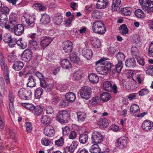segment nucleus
Returning a JSON list of instances; mask_svg holds the SVG:
<instances>
[{"label":"nucleus","instance_id":"nucleus-49","mask_svg":"<svg viewBox=\"0 0 153 153\" xmlns=\"http://www.w3.org/2000/svg\"><path fill=\"white\" fill-rule=\"evenodd\" d=\"M131 53L134 57L137 58L138 56L139 51L137 48L135 46H133L131 48Z\"/></svg>","mask_w":153,"mask_h":153},{"label":"nucleus","instance_id":"nucleus-4","mask_svg":"<svg viewBox=\"0 0 153 153\" xmlns=\"http://www.w3.org/2000/svg\"><path fill=\"white\" fill-rule=\"evenodd\" d=\"M69 118V114L66 110L61 111L57 114V120L60 123H64Z\"/></svg>","mask_w":153,"mask_h":153},{"label":"nucleus","instance_id":"nucleus-2","mask_svg":"<svg viewBox=\"0 0 153 153\" xmlns=\"http://www.w3.org/2000/svg\"><path fill=\"white\" fill-rule=\"evenodd\" d=\"M79 92L80 97L83 99L88 100L91 97V89L89 87L86 86L82 87Z\"/></svg>","mask_w":153,"mask_h":153},{"label":"nucleus","instance_id":"nucleus-25","mask_svg":"<svg viewBox=\"0 0 153 153\" xmlns=\"http://www.w3.org/2000/svg\"><path fill=\"white\" fill-rule=\"evenodd\" d=\"M24 66L22 62L21 61L15 62L13 65V68L16 71H19L21 70Z\"/></svg>","mask_w":153,"mask_h":153},{"label":"nucleus","instance_id":"nucleus-61","mask_svg":"<svg viewBox=\"0 0 153 153\" xmlns=\"http://www.w3.org/2000/svg\"><path fill=\"white\" fill-rule=\"evenodd\" d=\"M53 84L49 83L47 85L44 89L46 90V91L49 92L51 91L53 89Z\"/></svg>","mask_w":153,"mask_h":153},{"label":"nucleus","instance_id":"nucleus-42","mask_svg":"<svg viewBox=\"0 0 153 153\" xmlns=\"http://www.w3.org/2000/svg\"><path fill=\"white\" fill-rule=\"evenodd\" d=\"M78 145V142L76 141H73L71 145L68 147L69 152L73 153L75 151Z\"/></svg>","mask_w":153,"mask_h":153},{"label":"nucleus","instance_id":"nucleus-19","mask_svg":"<svg viewBox=\"0 0 153 153\" xmlns=\"http://www.w3.org/2000/svg\"><path fill=\"white\" fill-rule=\"evenodd\" d=\"M91 44L95 48H98L101 45V42L97 37H92L91 38Z\"/></svg>","mask_w":153,"mask_h":153},{"label":"nucleus","instance_id":"nucleus-38","mask_svg":"<svg viewBox=\"0 0 153 153\" xmlns=\"http://www.w3.org/2000/svg\"><path fill=\"white\" fill-rule=\"evenodd\" d=\"M130 111L133 113L134 115H136V113L140 112L139 107L136 104H133L131 106L130 109Z\"/></svg>","mask_w":153,"mask_h":153},{"label":"nucleus","instance_id":"nucleus-63","mask_svg":"<svg viewBox=\"0 0 153 153\" xmlns=\"http://www.w3.org/2000/svg\"><path fill=\"white\" fill-rule=\"evenodd\" d=\"M5 82L4 79L0 77V88H1L3 92L4 91L5 87Z\"/></svg>","mask_w":153,"mask_h":153},{"label":"nucleus","instance_id":"nucleus-7","mask_svg":"<svg viewBox=\"0 0 153 153\" xmlns=\"http://www.w3.org/2000/svg\"><path fill=\"white\" fill-rule=\"evenodd\" d=\"M103 88L104 90L108 91H113L114 94L117 93V86L114 84L112 86L111 82L109 81L105 82L103 85Z\"/></svg>","mask_w":153,"mask_h":153},{"label":"nucleus","instance_id":"nucleus-10","mask_svg":"<svg viewBox=\"0 0 153 153\" xmlns=\"http://www.w3.org/2000/svg\"><path fill=\"white\" fill-rule=\"evenodd\" d=\"M73 48V43L71 41L68 40L63 42L62 48L65 53H69Z\"/></svg>","mask_w":153,"mask_h":153},{"label":"nucleus","instance_id":"nucleus-1","mask_svg":"<svg viewBox=\"0 0 153 153\" xmlns=\"http://www.w3.org/2000/svg\"><path fill=\"white\" fill-rule=\"evenodd\" d=\"M92 30L96 33L100 34H104L105 29L102 21L101 20L95 21L93 24Z\"/></svg>","mask_w":153,"mask_h":153},{"label":"nucleus","instance_id":"nucleus-55","mask_svg":"<svg viewBox=\"0 0 153 153\" xmlns=\"http://www.w3.org/2000/svg\"><path fill=\"white\" fill-rule=\"evenodd\" d=\"M0 9V12L2 13H5L7 15V14H8L9 13L10 10L7 7H1Z\"/></svg>","mask_w":153,"mask_h":153},{"label":"nucleus","instance_id":"nucleus-56","mask_svg":"<svg viewBox=\"0 0 153 153\" xmlns=\"http://www.w3.org/2000/svg\"><path fill=\"white\" fill-rule=\"evenodd\" d=\"M16 39L11 37L8 42L9 46L10 48L14 47L16 44Z\"/></svg>","mask_w":153,"mask_h":153},{"label":"nucleus","instance_id":"nucleus-27","mask_svg":"<svg viewBox=\"0 0 153 153\" xmlns=\"http://www.w3.org/2000/svg\"><path fill=\"white\" fill-rule=\"evenodd\" d=\"M116 57L118 61V63L123 65L122 62L125 59V55L124 53L122 52H119L116 55Z\"/></svg>","mask_w":153,"mask_h":153},{"label":"nucleus","instance_id":"nucleus-59","mask_svg":"<svg viewBox=\"0 0 153 153\" xmlns=\"http://www.w3.org/2000/svg\"><path fill=\"white\" fill-rule=\"evenodd\" d=\"M68 105V102L66 100H62L59 104V106L61 108H64L67 106Z\"/></svg>","mask_w":153,"mask_h":153},{"label":"nucleus","instance_id":"nucleus-54","mask_svg":"<svg viewBox=\"0 0 153 153\" xmlns=\"http://www.w3.org/2000/svg\"><path fill=\"white\" fill-rule=\"evenodd\" d=\"M148 53L150 56L153 57V41L149 45Z\"/></svg>","mask_w":153,"mask_h":153},{"label":"nucleus","instance_id":"nucleus-26","mask_svg":"<svg viewBox=\"0 0 153 153\" xmlns=\"http://www.w3.org/2000/svg\"><path fill=\"white\" fill-rule=\"evenodd\" d=\"M82 54L85 58L88 59L92 57V53L91 49H86L83 50Z\"/></svg>","mask_w":153,"mask_h":153},{"label":"nucleus","instance_id":"nucleus-37","mask_svg":"<svg viewBox=\"0 0 153 153\" xmlns=\"http://www.w3.org/2000/svg\"><path fill=\"white\" fill-rule=\"evenodd\" d=\"M63 17L60 15L55 16L53 17V22L57 25L61 24L63 21Z\"/></svg>","mask_w":153,"mask_h":153},{"label":"nucleus","instance_id":"nucleus-24","mask_svg":"<svg viewBox=\"0 0 153 153\" xmlns=\"http://www.w3.org/2000/svg\"><path fill=\"white\" fill-rule=\"evenodd\" d=\"M111 71L113 74L119 73L123 68L122 65L120 63H118L115 66L113 65Z\"/></svg>","mask_w":153,"mask_h":153},{"label":"nucleus","instance_id":"nucleus-62","mask_svg":"<svg viewBox=\"0 0 153 153\" xmlns=\"http://www.w3.org/2000/svg\"><path fill=\"white\" fill-rule=\"evenodd\" d=\"M0 64L2 70L6 72L5 74L8 73L9 69L7 65L5 64V62L2 64L1 63Z\"/></svg>","mask_w":153,"mask_h":153},{"label":"nucleus","instance_id":"nucleus-48","mask_svg":"<svg viewBox=\"0 0 153 153\" xmlns=\"http://www.w3.org/2000/svg\"><path fill=\"white\" fill-rule=\"evenodd\" d=\"M43 93V90L42 88H38L36 89L35 94V96L37 99H39Z\"/></svg>","mask_w":153,"mask_h":153},{"label":"nucleus","instance_id":"nucleus-29","mask_svg":"<svg viewBox=\"0 0 153 153\" xmlns=\"http://www.w3.org/2000/svg\"><path fill=\"white\" fill-rule=\"evenodd\" d=\"M92 145L90 149H89V151L91 153H99L101 151V149L99 147L97 143H94Z\"/></svg>","mask_w":153,"mask_h":153},{"label":"nucleus","instance_id":"nucleus-28","mask_svg":"<svg viewBox=\"0 0 153 153\" xmlns=\"http://www.w3.org/2000/svg\"><path fill=\"white\" fill-rule=\"evenodd\" d=\"M88 78L90 82L93 83H96L99 81L98 76L92 73L89 74L88 76Z\"/></svg>","mask_w":153,"mask_h":153},{"label":"nucleus","instance_id":"nucleus-40","mask_svg":"<svg viewBox=\"0 0 153 153\" xmlns=\"http://www.w3.org/2000/svg\"><path fill=\"white\" fill-rule=\"evenodd\" d=\"M41 120L42 123L47 125L51 123V119L48 116L44 115L41 117Z\"/></svg>","mask_w":153,"mask_h":153},{"label":"nucleus","instance_id":"nucleus-5","mask_svg":"<svg viewBox=\"0 0 153 153\" xmlns=\"http://www.w3.org/2000/svg\"><path fill=\"white\" fill-rule=\"evenodd\" d=\"M139 2L142 6L143 9L146 12L148 13L153 12L152 7H152L150 4H152L149 1V0H139Z\"/></svg>","mask_w":153,"mask_h":153},{"label":"nucleus","instance_id":"nucleus-60","mask_svg":"<svg viewBox=\"0 0 153 153\" xmlns=\"http://www.w3.org/2000/svg\"><path fill=\"white\" fill-rule=\"evenodd\" d=\"M25 126L27 131L28 132H30L32 129V126L30 123L29 122H27L25 125Z\"/></svg>","mask_w":153,"mask_h":153},{"label":"nucleus","instance_id":"nucleus-3","mask_svg":"<svg viewBox=\"0 0 153 153\" xmlns=\"http://www.w3.org/2000/svg\"><path fill=\"white\" fill-rule=\"evenodd\" d=\"M19 95L20 98L24 100H29L31 97L32 93L30 90L22 88L19 91Z\"/></svg>","mask_w":153,"mask_h":153},{"label":"nucleus","instance_id":"nucleus-41","mask_svg":"<svg viewBox=\"0 0 153 153\" xmlns=\"http://www.w3.org/2000/svg\"><path fill=\"white\" fill-rule=\"evenodd\" d=\"M102 13L98 10L93 11L91 13V16L94 18L100 19L102 17Z\"/></svg>","mask_w":153,"mask_h":153},{"label":"nucleus","instance_id":"nucleus-16","mask_svg":"<svg viewBox=\"0 0 153 153\" xmlns=\"http://www.w3.org/2000/svg\"><path fill=\"white\" fill-rule=\"evenodd\" d=\"M70 59L71 61L74 63L78 65H81L82 62L78 56H76L73 53H71L70 54Z\"/></svg>","mask_w":153,"mask_h":153},{"label":"nucleus","instance_id":"nucleus-20","mask_svg":"<svg viewBox=\"0 0 153 153\" xmlns=\"http://www.w3.org/2000/svg\"><path fill=\"white\" fill-rule=\"evenodd\" d=\"M61 65L62 68L65 69L71 68V65L69 61L66 59H62L61 62Z\"/></svg>","mask_w":153,"mask_h":153},{"label":"nucleus","instance_id":"nucleus-17","mask_svg":"<svg viewBox=\"0 0 153 153\" xmlns=\"http://www.w3.org/2000/svg\"><path fill=\"white\" fill-rule=\"evenodd\" d=\"M15 26L13 27L15 34L17 36L21 35L24 32V28L21 24H16Z\"/></svg>","mask_w":153,"mask_h":153},{"label":"nucleus","instance_id":"nucleus-30","mask_svg":"<svg viewBox=\"0 0 153 153\" xmlns=\"http://www.w3.org/2000/svg\"><path fill=\"white\" fill-rule=\"evenodd\" d=\"M121 4V0H113L111 8L113 10L117 11L120 9L119 6Z\"/></svg>","mask_w":153,"mask_h":153},{"label":"nucleus","instance_id":"nucleus-43","mask_svg":"<svg viewBox=\"0 0 153 153\" xmlns=\"http://www.w3.org/2000/svg\"><path fill=\"white\" fill-rule=\"evenodd\" d=\"M134 14L136 16L139 18H144L145 15L143 11L140 9H138L135 11Z\"/></svg>","mask_w":153,"mask_h":153},{"label":"nucleus","instance_id":"nucleus-8","mask_svg":"<svg viewBox=\"0 0 153 153\" xmlns=\"http://www.w3.org/2000/svg\"><path fill=\"white\" fill-rule=\"evenodd\" d=\"M127 143V138L123 137L119 138L116 140L115 144L117 147L120 149H123L126 146Z\"/></svg>","mask_w":153,"mask_h":153},{"label":"nucleus","instance_id":"nucleus-35","mask_svg":"<svg viewBox=\"0 0 153 153\" xmlns=\"http://www.w3.org/2000/svg\"><path fill=\"white\" fill-rule=\"evenodd\" d=\"M131 8L127 7L123 8L121 11L122 15L125 16H129L131 14Z\"/></svg>","mask_w":153,"mask_h":153},{"label":"nucleus","instance_id":"nucleus-23","mask_svg":"<svg viewBox=\"0 0 153 153\" xmlns=\"http://www.w3.org/2000/svg\"><path fill=\"white\" fill-rule=\"evenodd\" d=\"M136 64V61L134 58L128 59L125 62L126 65L128 67L134 68Z\"/></svg>","mask_w":153,"mask_h":153},{"label":"nucleus","instance_id":"nucleus-13","mask_svg":"<svg viewBox=\"0 0 153 153\" xmlns=\"http://www.w3.org/2000/svg\"><path fill=\"white\" fill-rule=\"evenodd\" d=\"M141 127L144 131H151L152 130L153 123L150 120H145L143 123Z\"/></svg>","mask_w":153,"mask_h":153},{"label":"nucleus","instance_id":"nucleus-21","mask_svg":"<svg viewBox=\"0 0 153 153\" xmlns=\"http://www.w3.org/2000/svg\"><path fill=\"white\" fill-rule=\"evenodd\" d=\"M96 71L99 74L102 75H106L108 72V70L105 68L103 65H100L97 67L96 68Z\"/></svg>","mask_w":153,"mask_h":153},{"label":"nucleus","instance_id":"nucleus-22","mask_svg":"<svg viewBox=\"0 0 153 153\" xmlns=\"http://www.w3.org/2000/svg\"><path fill=\"white\" fill-rule=\"evenodd\" d=\"M40 22L43 24H46L49 23L50 21V17L46 13L41 14V18Z\"/></svg>","mask_w":153,"mask_h":153},{"label":"nucleus","instance_id":"nucleus-53","mask_svg":"<svg viewBox=\"0 0 153 153\" xmlns=\"http://www.w3.org/2000/svg\"><path fill=\"white\" fill-rule=\"evenodd\" d=\"M103 65L108 71H109L111 70L112 67H113V65L112 63L108 61L104 62Z\"/></svg>","mask_w":153,"mask_h":153},{"label":"nucleus","instance_id":"nucleus-44","mask_svg":"<svg viewBox=\"0 0 153 153\" xmlns=\"http://www.w3.org/2000/svg\"><path fill=\"white\" fill-rule=\"evenodd\" d=\"M42 144L45 146H48L52 144L51 141L50 140L46 137H43L41 140Z\"/></svg>","mask_w":153,"mask_h":153},{"label":"nucleus","instance_id":"nucleus-52","mask_svg":"<svg viewBox=\"0 0 153 153\" xmlns=\"http://www.w3.org/2000/svg\"><path fill=\"white\" fill-rule=\"evenodd\" d=\"M64 143V138L62 137L55 141V144L58 146H62Z\"/></svg>","mask_w":153,"mask_h":153},{"label":"nucleus","instance_id":"nucleus-36","mask_svg":"<svg viewBox=\"0 0 153 153\" xmlns=\"http://www.w3.org/2000/svg\"><path fill=\"white\" fill-rule=\"evenodd\" d=\"M119 30L120 33L122 35H125L128 33V29L126 25L124 24L120 26L119 27Z\"/></svg>","mask_w":153,"mask_h":153},{"label":"nucleus","instance_id":"nucleus-31","mask_svg":"<svg viewBox=\"0 0 153 153\" xmlns=\"http://www.w3.org/2000/svg\"><path fill=\"white\" fill-rule=\"evenodd\" d=\"M88 137L87 134L85 133H83L80 134L79 137V142L82 144L86 143L88 140Z\"/></svg>","mask_w":153,"mask_h":153},{"label":"nucleus","instance_id":"nucleus-58","mask_svg":"<svg viewBox=\"0 0 153 153\" xmlns=\"http://www.w3.org/2000/svg\"><path fill=\"white\" fill-rule=\"evenodd\" d=\"M149 92V90L147 89L143 88L139 91V95L140 96H143L148 94Z\"/></svg>","mask_w":153,"mask_h":153},{"label":"nucleus","instance_id":"nucleus-64","mask_svg":"<svg viewBox=\"0 0 153 153\" xmlns=\"http://www.w3.org/2000/svg\"><path fill=\"white\" fill-rule=\"evenodd\" d=\"M98 100V97H95L90 100L89 102L92 105H95L97 103Z\"/></svg>","mask_w":153,"mask_h":153},{"label":"nucleus","instance_id":"nucleus-33","mask_svg":"<svg viewBox=\"0 0 153 153\" xmlns=\"http://www.w3.org/2000/svg\"><path fill=\"white\" fill-rule=\"evenodd\" d=\"M77 120L78 122L82 123L84 122L86 117L85 113L79 112L77 113Z\"/></svg>","mask_w":153,"mask_h":153},{"label":"nucleus","instance_id":"nucleus-18","mask_svg":"<svg viewBox=\"0 0 153 153\" xmlns=\"http://www.w3.org/2000/svg\"><path fill=\"white\" fill-rule=\"evenodd\" d=\"M108 0H98L96 4L97 8L101 9L106 7L108 5Z\"/></svg>","mask_w":153,"mask_h":153},{"label":"nucleus","instance_id":"nucleus-51","mask_svg":"<svg viewBox=\"0 0 153 153\" xmlns=\"http://www.w3.org/2000/svg\"><path fill=\"white\" fill-rule=\"evenodd\" d=\"M82 73L80 71L76 72L74 74L73 77L76 80H79L82 77Z\"/></svg>","mask_w":153,"mask_h":153},{"label":"nucleus","instance_id":"nucleus-47","mask_svg":"<svg viewBox=\"0 0 153 153\" xmlns=\"http://www.w3.org/2000/svg\"><path fill=\"white\" fill-rule=\"evenodd\" d=\"M34 114L35 117L39 116L40 115L43 111V109L41 107L38 106L35 107L34 109Z\"/></svg>","mask_w":153,"mask_h":153},{"label":"nucleus","instance_id":"nucleus-45","mask_svg":"<svg viewBox=\"0 0 153 153\" xmlns=\"http://www.w3.org/2000/svg\"><path fill=\"white\" fill-rule=\"evenodd\" d=\"M35 9H39L40 11H45L46 10L45 6L40 3H36L34 5Z\"/></svg>","mask_w":153,"mask_h":153},{"label":"nucleus","instance_id":"nucleus-12","mask_svg":"<svg viewBox=\"0 0 153 153\" xmlns=\"http://www.w3.org/2000/svg\"><path fill=\"white\" fill-rule=\"evenodd\" d=\"M55 132L53 127L50 125L46 126L44 129V134L45 135L50 137L54 136Z\"/></svg>","mask_w":153,"mask_h":153},{"label":"nucleus","instance_id":"nucleus-50","mask_svg":"<svg viewBox=\"0 0 153 153\" xmlns=\"http://www.w3.org/2000/svg\"><path fill=\"white\" fill-rule=\"evenodd\" d=\"M29 46L31 49L33 50H36L38 48L37 42L36 41H31L30 43Z\"/></svg>","mask_w":153,"mask_h":153},{"label":"nucleus","instance_id":"nucleus-46","mask_svg":"<svg viewBox=\"0 0 153 153\" xmlns=\"http://www.w3.org/2000/svg\"><path fill=\"white\" fill-rule=\"evenodd\" d=\"M22 106L27 109L30 111H33L35 109V106L29 103H22Z\"/></svg>","mask_w":153,"mask_h":153},{"label":"nucleus","instance_id":"nucleus-39","mask_svg":"<svg viewBox=\"0 0 153 153\" xmlns=\"http://www.w3.org/2000/svg\"><path fill=\"white\" fill-rule=\"evenodd\" d=\"M111 98L110 94L107 92L103 93L100 96V98L103 102L107 101L109 100Z\"/></svg>","mask_w":153,"mask_h":153},{"label":"nucleus","instance_id":"nucleus-11","mask_svg":"<svg viewBox=\"0 0 153 153\" xmlns=\"http://www.w3.org/2000/svg\"><path fill=\"white\" fill-rule=\"evenodd\" d=\"M32 57V53L31 51L28 49L25 50L21 55L22 60L26 62L30 61Z\"/></svg>","mask_w":153,"mask_h":153},{"label":"nucleus","instance_id":"nucleus-32","mask_svg":"<svg viewBox=\"0 0 153 153\" xmlns=\"http://www.w3.org/2000/svg\"><path fill=\"white\" fill-rule=\"evenodd\" d=\"M65 98L68 102H73L76 99V96L72 92H70L66 94Z\"/></svg>","mask_w":153,"mask_h":153},{"label":"nucleus","instance_id":"nucleus-15","mask_svg":"<svg viewBox=\"0 0 153 153\" xmlns=\"http://www.w3.org/2000/svg\"><path fill=\"white\" fill-rule=\"evenodd\" d=\"M52 41V39L49 37H45L42 38L40 41V45L42 48L45 49L49 45Z\"/></svg>","mask_w":153,"mask_h":153},{"label":"nucleus","instance_id":"nucleus-6","mask_svg":"<svg viewBox=\"0 0 153 153\" xmlns=\"http://www.w3.org/2000/svg\"><path fill=\"white\" fill-rule=\"evenodd\" d=\"M91 142L93 143H100L103 140L102 135L100 133L97 131L93 132L91 134Z\"/></svg>","mask_w":153,"mask_h":153},{"label":"nucleus","instance_id":"nucleus-57","mask_svg":"<svg viewBox=\"0 0 153 153\" xmlns=\"http://www.w3.org/2000/svg\"><path fill=\"white\" fill-rule=\"evenodd\" d=\"M146 73L148 75L153 76V65H151L148 67Z\"/></svg>","mask_w":153,"mask_h":153},{"label":"nucleus","instance_id":"nucleus-14","mask_svg":"<svg viewBox=\"0 0 153 153\" xmlns=\"http://www.w3.org/2000/svg\"><path fill=\"white\" fill-rule=\"evenodd\" d=\"M7 20L0 21V25L2 27H5L7 29H10L11 27L16 25V22L15 20H10L9 22V24L7 25Z\"/></svg>","mask_w":153,"mask_h":153},{"label":"nucleus","instance_id":"nucleus-9","mask_svg":"<svg viewBox=\"0 0 153 153\" xmlns=\"http://www.w3.org/2000/svg\"><path fill=\"white\" fill-rule=\"evenodd\" d=\"M24 17L27 24V26L33 27L34 25L35 18L34 17L25 13L24 15Z\"/></svg>","mask_w":153,"mask_h":153},{"label":"nucleus","instance_id":"nucleus-34","mask_svg":"<svg viewBox=\"0 0 153 153\" xmlns=\"http://www.w3.org/2000/svg\"><path fill=\"white\" fill-rule=\"evenodd\" d=\"M36 83L35 82L34 77L32 76H30L27 79V85L28 87H33L36 86Z\"/></svg>","mask_w":153,"mask_h":153}]
</instances>
